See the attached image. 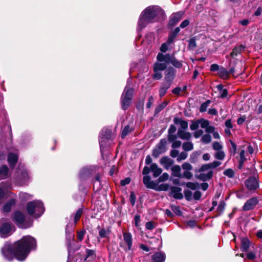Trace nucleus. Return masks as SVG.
<instances>
[{
    "mask_svg": "<svg viewBox=\"0 0 262 262\" xmlns=\"http://www.w3.org/2000/svg\"><path fill=\"white\" fill-rule=\"evenodd\" d=\"M36 242L31 236H24L12 246L6 243L2 249V254L6 259L12 260L15 257L18 260L23 261L31 250L35 249Z\"/></svg>",
    "mask_w": 262,
    "mask_h": 262,
    "instance_id": "f257e3e1",
    "label": "nucleus"
},
{
    "mask_svg": "<svg viewBox=\"0 0 262 262\" xmlns=\"http://www.w3.org/2000/svg\"><path fill=\"white\" fill-rule=\"evenodd\" d=\"M164 12L158 6H149L141 13L138 21V29L142 30L149 23L158 21L164 17Z\"/></svg>",
    "mask_w": 262,
    "mask_h": 262,
    "instance_id": "f03ea898",
    "label": "nucleus"
},
{
    "mask_svg": "<svg viewBox=\"0 0 262 262\" xmlns=\"http://www.w3.org/2000/svg\"><path fill=\"white\" fill-rule=\"evenodd\" d=\"M134 91V89L131 87L130 80L128 79L121 97V107L123 110H127L131 104Z\"/></svg>",
    "mask_w": 262,
    "mask_h": 262,
    "instance_id": "7ed1b4c3",
    "label": "nucleus"
},
{
    "mask_svg": "<svg viewBox=\"0 0 262 262\" xmlns=\"http://www.w3.org/2000/svg\"><path fill=\"white\" fill-rule=\"evenodd\" d=\"M26 209L28 213L35 218L40 216L45 210L43 203L39 200L28 202Z\"/></svg>",
    "mask_w": 262,
    "mask_h": 262,
    "instance_id": "20e7f679",
    "label": "nucleus"
},
{
    "mask_svg": "<svg viewBox=\"0 0 262 262\" xmlns=\"http://www.w3.org/2000/svg\"><path fill=\"white\" fill-rule=\"evenodd\" d=\"M112 137V132L111 129L103 128L102 129L99 136V144L102 154L105 148L110 145Z\"/></svg>",
    "mask_w": 262,
    "mask_h": 262,
    "instance_id": "39448f33",
    "label": "nucleus"
},
{
    "mask_svg": "<svg viewBox=\"0 0 262 262\" xmlns=\"http://www.w3.org/2000/svg\"><path fill=\"white\" fill-rule=\"evenodd\" d=\"M157 59L159 62H163L167 63H171L177 68H181L182 67V63L181 61L178 60L174 54H166L164 55L161 53H159L157 56Z\"/></svg>",
    "mask_w": 262,
    "mask_h": 262,
    "instance_id": "423d86ee",
    "label": "nucleus"
},
{
    "mask_svg": "<svg viewBox=\"0 0 262 262\" xmlns=\"http://www.w3.org/2000/svg\"><path fill=\"white\" fill-rule=\"evenodd\" d=\"M12 224L5 219L0 220V234L1 237H6L11 234Z\"/></svg>",
    "mask_w": 262,
    "mask_h": 262,
    "instance_id": "0eeeda50",
    "label": "nucleus"
},
{
    "mask_svg": "<svg viewBox=\"0 0 262 262\" xmlns=\"http://www.w3.org/2000/svg\"><path fill=\"white\" fill-rule=\"evenodd\" d=\"M13 221L17 226L21 228L26 229L30 227L31 223H27L25 221V215L20 211H16L14 213Z\"/></svg>",
    "mask_w": 262,
    "mask_h": 262,
    "instance_id": "6e6552de",
    "label": "nucleus"
},
{
    "mask_svg": "<svg viewBox=\"0 0 262 262\" xmlns=\"http://www.w3.org/2000/svg\"><path fill=\"white\" fill-rule=\"evenodd\" d=\"M167 141L165 139L161 140L160 143L157 144L155 149L153 150L152 156L155 158H157L160 155L164 152L166 149V146Z\"/></svg>",
    "mask_w": 262,
    "mask_h": 262,
    "instance_id": "1a4fd4ad",
    "label": "nucleus"
},
{
    "mask_svg": "<svg viewBox=\"0 0 262 262\" xmlns=\"http://www.w3.org/2000/svg\"><path fill=\"white\" fill-rule=\"evenodd\" d=\"M245 184L247 189L250 190H255L259 186L257 180L253 177H250L247 179L245 181Z\"/></svg>",
    "mask_w": 262,
    "mask_h": 262,
    "instance_id": "9d476101",
    "label": "nucleus"
},
{
    "mask_svg": "<svg viewBox=\"0 0 262 262\" xmlns=\"http://www.w3.org/2000/svg\"><path fill=\"white\" fill-rule=\"evenodd\" d=\"M258 201L256 198H252L245 203L243 209L245 211H248L253 209L257 204Z\"/></svg>",
    "mask_w": 262,
    "mask_h": 262,
    "instance_id": "9b49d317",
    "label": "nucleus"
},
{
    "mask_svg": "<svg viewBox=\"0 0 262 262\" xmlns=\"http://www.w3.org/2000/svg\"><path fill=\"white\" fill-rule=\"evenodd\" d=\"M166 255L163 252H156L151 256L150 262H164Z\"/></svg>",
    "mask_w": 262,
    "mask_h": 262,
    "instance_id": "f8f14e48",
    "label": "nucleus"
},
{
    "mask_svg": "<svg viewBox=\"0 0 262 262\" xmlns=\"http://www.w3.org/2000/svg\"><path fill=\"white\" fill-rule=\"evenodd\" d=\"M176 75V70L173 68H168L165 71V81L169 82L171 84L174 78Z\"/></svg>",
    "mask_w": 262,
    "mask_h": 262,
    "instance_id": "ddd939ff",
    "label": "nucleus"
},
{
    "mask_svg": "<svg viewBox=\"0 0 262 262\" xmlns=\"http://www.w3.org/2000/svg\"><path fill=\"white\" fill-rule=\"evenodd\" d=\"M181 191L182 189L178 187L172 186L170 188V193L176 199L181 200L183 198Z\"/></svg>",
    "mask_w": 262,
    "mask_h": 262,
    "instance_id": "4468645a",
    "label": "nucleus"
},
{
    "mask_svg": "<svg viewBox=\"0 0 262 262\" xmlns=\"http://www.w3.org/2000/svg\"><path fill=\"white\" fill-rule=\"evenodd\" d=\"M143 181L144 184L147 188L157 190V184L154 181H151V178L149 176H144Z\"/></svg>",
    "mask_w": 262,
    "mask_h": 262,
    "instance_id": "2eb2a0df",
    "label": "nucleus"
},
{
    "mask_svg": "<svg viewBox=\"0 0 262 262\" xmlns=\"http://www.w3.org/2000/svg\"><path fill=\"white\" fill-rule=\"evenodd\" d=\"M123 239L127 246V250H130L132 249L133 245V238L132 234L129 232H124L123 233Z\"/></svg>",
    "mask_w": 262,
    "mask_h": 262,
    "instance_id": "dca6fc26",
    "label": "nucleus"
},
{
    "mask_svg": "<svg viewBox=\"0 0 262 262\" xmlns=\"http://www.w3.org/2000/svg\"><path fill=\"white\" fill-rule=\"evenodd\" d=\"M182 14L180 12L173 14L170 18L168 25L170 27L174 26L181 19Z\"/></svg>",
    "mask_w": 262,
    "mask_h": 262,
    "instance_id": "f3484780",
    "label": "nucleus"
},
{
    "mask_svg": "<svg viewBox=\"0 0 262 262\" xmlns=\"http://www.w3.org/2000/svg\"><path fill=\"white\" fill-rule=\"evenodd\" d=\"M201 172V173L198 175L197 178L203 181H206L210 179L213 175V172L212 170H209L207 173H205L204 172Z\"/></svg>",
    "mask_w": 262,
    "mask_h": 262,
    "instance_id": "a211bd4d",
    "label": "nucleus"
},
{
    "mask_svg": "<svg viewBox=\"0 0 262 262\" xmlns=\"http://www.w3.org/2000/svg\"><path fill=\"white\" fill-rule=\"evenodd\" d=\"M177 136L181 139L187 140H189L191 137V135L190 133L185 132V130H183L181 128L178 129Z\"/></svg>",
    "mask_w": 262,
    "mask_h": 262,
    "instance_id": "6ab92c4d",
    "label": "nucleus"
},
{
    "mask_svg": "<svg viewBox=\"0 0 262 262\" xmlns=\"http://www.w3.org/2000/svg\"><path fill=\"white\" fill-rule=\"evenodd\" d=\"M150 170L153 173V176L155 178H157L159 176L162 172V169L159 168L156 163L151 164L150 165Z\"/></svg>",
    "mask_w": 262,
    "mask_h": 262,
    "instance_id": "aec40b11",
    "label": "nucleus"
},
{
    "mask_svg": "<svg viewBox=\"0 0 262 262\" xmlns=\"http://www.w3.org/2000/svg\"><path fill=\"white\" fill-rule=\"evenodd\" d=\"M171 83L167 82H164L159 90V96L163 97L166 93L167 90L170 88Z\"/></svg>",
    "mask_w": 262,
    "mask_h": 262,
    "instance_id": "412c9836",
    "label": "nucleus"
},
{
    "mask_svg": "<svg viewBox=\"0 0 262 262\" xmlns=\"http://www.w3.org/2000/svg\"><path fill=\"white\" fill-rule=\"evenodd\" d=\"M15 204V200L14 199L10 200L4 205L3 209V212L6 213L10 212L12 207L14 206Z\"/></svg>",
    "mask_w": 262,
    "mask_h": 262,
    "instance_id": "4be33fe9",
    "label": "nucleus"
},
{
    "mask_svg": "<svg viewBox=\"0 0 262 262\" xmlns=\"http://www.w3.org/2000/svg\"><path fill=\"white\" fill-rule=\"evenodd\" d=\"M18 160V156L17 155L13 153H10L8 157V161L10 164V166L12 167H14L16 163Z\"/></svg>",
    "mask_w": 262,
    "mask_h": 262,
    "instance_id": "5701e85b",
    "label": "nucleus"
},
{
    "mask_svg": "<svg viewBox=\"0 0 262 262\" xmlns=\"http://www.w3.org/2000/svg\"><path fill=\"white\" fill-rule=\"evenodd\" d=\"M9 176V169L6 165H2L0 167V180L5 179Z\"/></svg>",
    "mask_w": 262,
    "mask_h": 262,
    "instance_id": "b1692460",
    "label": "nucleus"
},
{
    "mask_svg": "<svg viewBox=\"0 0 262 262\" xmlns=\"http://www.w3.org/2000/svg\"><path fill=\"white\" fill-rule=\"evenodd\" d=\"M217 74L220 78L224 80L228 79L229 77V72L223 67H220Z\"/></svg>",
    "mask_w": 262,
    "mask_h": 262,
    "instance_id": "393cba45",
    "label": "nucleus"
},
{
    "mask_svg": "<svg viewBox=\"0 0 262 262\" xmlns=\"http://www.w3.org/2000/svg\"><path fill=\"white\" fill-rule=\"evenodd\" d=\"M172 175L176 177H181V168L179 165H176L171 167Z\"/></svg>",
    "mask_w": 262,
    "mask_h": 262,
    "instance_id": "a878e982",
    "label": "nucleus"
},
{
    "mask_svg": "<svg viewBox=\"0 0 262 262\" xmlns=\"http://www.w3.org/2000/svg\"><path fill=\"white\" fill-rule=\"evenodd\" d=\"M250 246V241L247 238H243L241 241V250L243 252H246Z\"/></svg>",
    "mask_w": 262,
    "mask_h": 262,
    "instance_id": "bb28decb",
    "label": "nucleus"
},
{
    "mask_svg": "<svg viewBox=\"0 0 262 262\" xmlns=\"http://www.w3.org/2000/svg\"><path fill=\"white\" fill-rule=\"evenodd\" d=\"M160 162L164 166L166 169H168L173 164V161L167 157L162 158L160 160Z\"/></svg>",
    "mask_w": 262,
    "mask_h": 262,
    "instance_id": "cd10ccee",
    "label": "nucleus"
},
{
    "mask_svg": "<svg viewBox=\"0 0 262 262\" xmlns=\"http://www.w3.org/2000/svg\"><path fill=\"white\" fill-rule=\"evenodd\" d=\"M91 174L90 169L88 168L82 169L79 173V178L81 180L86 179Z\"/></svg>",
    "mask_w": 262,
    "mask_h": 262,
    "instance_id": "c85d7f7f",
    "label": "nucleus"
},
{
    "mask_svg": "<svg viewBox=\"0 0 262 262\" xmlns=\"http://www.w3.org/2000/svg\"><path fill=\"white\" fill-rule=\"evenodd\" d=\"M18 179L22 183H25L29 180L28 172L27 170L23 169L21 171L20 174L18 176Z\"/></svg>",
    "mask_w": 262,
    "mask_h": 262,
    "instance_id": "c756f323",
    "label": "nucleus"
},
{
    "mask_svg": "<svg viewBox=\"0 0 262 262\" xmlns=\"http://www.w3.org/2000/svg\"><path fill=\"white\" fill-rule=\"evenodd\" d=\"M219 91L220 97L222 98H226L228 95V91L226 89L223 88L222 84H219L216 86Z\"/></svg>",
    "mask_w": 262,
    "mask_h": 262,
    "instance_id": "7c9ffc66",
    "label": "nucleus"
},
{
    "mask_svg": "<svg viewBox=\"0 0 262 262\" xmlns=\"http://www.w3.org/2000/svg\"><path fill=\"white\" fill-rule=\"evenodd\" d=\"M96 254L93 250L86 249V257L84 258V260L88 259V260H93L95 258Z\"/></svg>",
    "mask_w": 262,
    "mask_h": 262,
    "instance_id": "2f4dec72",
    "label": "nucleus"
},
{
    "mask_svg": "<svg viewBox=\"0 0 262 262\" xmlns=\"http://www.w3.org/2000/svg\"><path fill=\"white\" fill-rule=\"evenodd\" d=\"M167 67V64L164 63L156 62L154 66V71H163Z\"/></svg>",
    "mask_w": 262,
    "mask_h": 262,
    "instance_id": "473e14b6",
    "label": "nucleus"
},
{
    "mask_svg": "<svg viewBox=\"0 0 262 262\" xmlns=\"http://www.w3.org/2000/svg\"><path fill=\"white\" fill-rule=\"evenodd\" d=\"M182 147L186 151H190L193 149V145L192 142H185L183 143Z\"/></svg>",
    "mask_w": 262,
    "mask_h": 262,
    "instance_id": "72a5a7b5",
    "label": "nucleus"
},
{
    "mask_svg": "<svg viewBox=\"0 0 262 262\" xmlns=\"http://www.w3.org/2000/svg\"><path fill=\"white\" fill-rule=\"evenodd\" d=\"M19 197L21 201H26L31 199L32 198V195L26 192H20L19 194Z\"/></svg>",
    "mask_w": 262,
    "mask_h": 262,
    "instance_id": "f704fd0d",
    "label": "nucleus"
},
{
    "mask_svg": "<svg viewBox=\"0 0 262 262\" xmlns=\"http://www.w3.org/2000/svg\"><path fill=\"white\" fill-rule=\"evenodd\" d=\"M244 49L242 46H240L239 47H236L234 48L231 53V55L232 57L236 56L238 54H239L241 51Z\"/></svg>",
    "mask_w": 262,
    "mask_h": 262,
    "instance_id": "c9c22d12",
    "label": "nucleus"
},
{
    "mask_svg": "<svg viewBox=\"0 0 262 262\" xmlns=\"http://www.w3.org/2000/svg\"><path fill=\"white\" fill-rule=\"evenodd\" d=\"M83 213V209L82 208H79L76 211L75 216H74V224L76 225L77 222L80 219L82 214Z\"/></svg>",
    "mask_w": 262,
    "mask_h": 262,
    "instance_id": "e433bc0d",
    "label": "nucleus"
},
{
    "mask_svg": "<svg viewBox=\"0 0 262 262\" xmlns=\"http://www.w3.org/2000/svg\"><path fill=\"white\" fill-rule=\"evenodd\" d=\"M133 130V128L129 126V125H126L123 128L121 137L124 138L128 133H130Z\"/></svg>",
    "mask_w": 262,
    "mask_h": 262,
    "instance_id": "4c0bfd02",
    "label": "nucleus"
},
{
    "mask_svg": "<svg viewBox=\"0 0 262 262\" xmlns=\"http://www.w3.org/2000/svg\"><path fill=\"white\" fill-rule=\"evenodd\" d=\"M186 186L187 187L191 189L192 190H195L197 188L200 187L199 184L197 183H193V182H187L186 183Z\"/></svg>",
    "mask_w": 262,
    "mask_h": 262,
    "instance_id": "58836bf2",
    "label": "nucleus"
},
{
    "mask_svg": "<svg viewBox=\"0 0 262 262\" xmlns=\"http://www.w3.org/2000/svg\"><path fill=\"white\" fill-rule=\"evenodd\" d=\"M225 157V152L222 150L216 151V152L214 155L215 158L220 160H223Z\"/></svg>",
    "mask_w": 262,
    "mask_h": 262,
    "instance_id": "ea45409f",
    "label": "nucleus"
},
{
    "mask_svg": "<svg viewBox=\"0 0 262 262\" xmlns=\"http://www.w3.org/2000/svg\"><path fill=\"white\" fill-rule=\"evenodd\" d=\"M211 137L209 134H205L202 136L201 141L204 143L207 144L211 142Z\"/></svg>",
    "mask_w": 262,
    "mask_h": 262,
    "instance_id": "a19ab883",
    "label": "nucleus"
},
{
    "mask_svg": "<svg viewBox=\"0 0 262 262\" xmlns=\"http://www.w3.org/2000/svg\"><path fill=\"white\" fill-rule=\"evenodd\" d=\"M193 176L192 173L188 170H185L183 173L181 174L180 178H186L188 180H190Z\"/></svg>",
    "mask_w": 262,
    "mask_h": 262,
    "instance_id": "79ce46f5",
    "label": "nucleus"
},
{
    "mask_svg": "<svg viewBox=\"0 0 262 262\" xmlns=\"http://www.w3.org/2000/svg\"><path fill=\"white\" fill-rule=\"evenodd\" d=\"M200 125L202 128L206 129L209 125V122L208 120L204 119H199Z\"/></svg>",
    "mask_w": 262,
    "mask_h": 262,
    "instance_id": "37998d69",
    "label": "nucleus"
},
{
    "mask_svg": "<svg viewBox=\"0 0 262 262\" xmlns=\"http://www.w3.org/2000/svg\"><path fill=\"white\" fill-rule=\"evenodd\" d=\"M188 156V154L185 151L181 152L180 154H179V156L177 159L178 162L181 161L182 160H185Z\"/></svg>",
    "mask_w": 262,
    "mask_h": 262,
    "instance_id": "c03bdc74",
    "label": "nucleus"
},
{
    "mask_svg": "<svg viewBox=\"0 0 262 262\" xmlns=\"http://www.w3.org/2000/svg\"><path fill=\"white\" fill-rule=\"evenodd\" d=\"M223 173L224 175H225L230 178H232L234 176V172L231 168L226 169V170H225L224 171Z\"/></svg>",
    "mask_w": 262,
    "mask_h": 262,
    "instance_id": "a18cd8bd",
    "label": "nucleus"
},
{
    "mask_svg": "<svg viewBox=\"0 0 262 262\" xmlns=\"http://www.w3.org/2000/svg\"><path fill=\"white\" fill-rule=\"evenodd\" d=\"M167 104L166 102H163L159 105L155 109V114H158L163 110L167 105Z\"/></svg>",
    "mask_w": 262,
    "mask_h": 262,
    "instance_id": "49530a36",
    "label": "nucleus"
},
{
    "mask_svg": "<svg viewBox=\"0 0 262 262\" xmlns=\"http://www.w3.org/2000/svg\"><path fill=\"white\" fill-rule=\"evenodd\" d=\"M210 103V100H207L205 102L202 103L200 107V111L201 112H204L207 110V107Z\"/></svg>",
    "mask_w": 262,
    "mask_h": 262,
    "instance_id": "de8ad7c7",
    "label": "nucleus"
},
{
    "mask_svg": "<svg viewBox=\"0 0 262 262\" xmlns=\"http://www.w3.org/2000/svg\"><path fill=\"white\" fill-rule=\"evenodd\" d=\"M200 125L199 119L195 121H192L191 124L190 125V128L192 130H196Z\"/></svg>",
    "mask_w": 262,
    "mask_h": 262,
    "instance_id": "09e8293b",
    "label": "nucleus"
},
{
    "mask_svg": "<svg viewBox=\"0 0 262 262\" xmlns=\"http://www.w3.org/2000/svg\"><path fill=\"white\" fill-rule=\"evenodd\" d=\"M212 147L216 151L221 150L223 146L219 142H214L212 144Z\"/></svg>",
    "mask_w": 262,
    "mask_h": 262,
    "instance_id": "8fccbe9b",
    "label": "nucleus"
},
{
    "mask_svg": "<svg viewBox=\"0 0 262 262\" xmlns=\"http://www.w3.org/2000/svg\"><path fill=\"white\" fill-rule=\"evenodd\" d=\"M182 168L184 171H185V170L190 171L192 169V165L188 162L184 163L182 165Z\"/></svg>",
    "mask_w": 262,
    "mask_h": 262,
    "instance_id": "3c124183",
    "label": "nucleus"
},
{
    "mask_svg": "<svg viewBox=\"0 0 262 262\" xmlns=\"http://www.w3.org/2000/svg\"><path fill=\"white\" fill-rule=\"evenodd\" d=\"M169 188V185L167 184H162L160 186L157 185V190L160 191H166Z\"/></svg>",
    "mask_w": 262,
    "mask_h": 262,
    "instance_id": "603ef678",
    "label": "nucleus"
},
{
    "mask_svg": "<svg viewBox=\"0 0 262 262\" xmlns=\"http://www.w3.org/2000/svg\"><path fill=\"white\" fill-rule=\"evenodd\" d=\"M184 195L187 201H190L192 199V193L190 190H186L184 191Z\"/></svg>",
    "mask_w": 262,
    "mask_h": 262,
    "instance_id": "864d4df0",
    "label": "nucleus"
},
{
    "mask_svg": "<svg viewBox=\"0 0 262 262\" xmlns=\"http://www.w3.org/2000/svg\"><path fill=\"white\" fill-rule=\"evenodd\" d=\"M221 164V162L217 161H214L213 162L210 163L208 164L209 167L211 169H214L218 166H219Z\"/></svg>",
    "mask_w": 262,
    "mask_h": 262,
    "instance_id": "5fc2aeb1",
    "label": "nucleus"
},
{
    "mask_svg": "<svg viewBox=\"0 0 262 262\" xmlns=\"http://www.w3.org/2000/svg\"><path fill=\"white\" fill-rule=\"evenodd\" d=\"M145 228L147 230H152L156 228V224L154 222H148L145 224Z\"/></svg>",
    "mask_w": 262,
    "mask_h": 262,
    "instance_id": "6e6d98bb",
    "label": "nucleus"
},
{
    "mask_svg": "<svg viewBox=\"0 0 262 262\" xmlns=\"http://www.w3.org/2000/svg\"><path fill=\"white\" fill-rule=\"evenodd\" d=\"M225 206L226 203L224 201H221L217 208V211L220 213H222L224 211Z\"/></svg>",
    "mask_w": 262,
    "mask_h": 262,
    "instance_id": "4d7b16f0",
    "label": "nucleus"
},
{
    "mask_svg": "<svg viewBox=\"0 0 262 262\" xmlns=\"http://www.w3.org/2000/svg\"><path fill=\"white\" fill-rule=\"evenodd\" d=\"M170 45L169 43H167V42L163 43L160 48V51L162 52L165 53L168 50V47Z\"/></svg>",
    "mask_w": 262,
    "mask_h": 262,
    "instance_id": "13d9d810",
    "label": "nucleus"
},
{
    "mask_svg": "<svg viewBox=\"0 0 262 262\" xmlns=\"http://www.w3.org/2000/svg\"><path fill=\"white\" fill-rule=\"evenodd\" d=\"M169 178V175L167 173H164L162 176H161L158 180L159 182H164L167 180Z\"/></svg>",
    "mask_w": 262,
    "mask_h": 262,
    "instance_id": "bf43d9fd",
    "label": "nucleus"
},
{
    "mask_svg": "<svg viewBox=\"0 0 262 262\" xmlns=\"http://www.w3.org/2000/svg\"><path fill=\"white\" fill-rule=\"evenodd\" d=\"M209 170H211L208 164H206L203 165L200 168L199 171V172H205V171H208Z\"/></svg>",
    "mask_w": 262,
    "mask_h": 262,
    "instance_id": "052dcab7",
    "label": "nucleus"
},
{
    "mask_svg": "<svg viewBox=\"0 0 262 262\" xmlns=\"http://www.w3.org/2000/svg\"><path fill=\"white\" fill-rule=\"evenodd\" d=\"M136 196L135 193L132 192L129 195V200L132 206H134L136 203Z\"/></svg>",
    "mask_w": 262,
    "mask_h": 262,
    "instance_id": "680f3d73",
    "label": "nucleus"
},
{
    "mask_svg": "<svg viewBox=\"0 0 262 262\" xmlns=\"http://www.w3.org/2000/svg\"><path fill=\"white\" fill-rule=\"evenodd\" d=\"M240 160L241 163H244L246 161V158L245 157V151L243 149L241 151L239 154Z\"/></svg>",
    "mask_w": 262,
    "mask_h": 262,
    "instance_id": "e2e57ef3",
    "label": "nucleus"
},
{
    "mask_svg": "<svg viewBox=\"0 0 262 262\" xmlns=\"http://www.w3.org/2000/svg\"><path fill=\"white\" fill-rule=\"evenodd\" d=\"M162 77V74L158 71H154V74L153 75V78L156 80L160 79Z\"/></svg>",
    "mask_w": 262,
    "mask_h": 262,
    "instance_id": "0e129e2a",
    "label": "nucleus"
},
{
    "mask_svg": "<svg viewBox=\"0 0 262 262\" xmlns=\"http://www.w3.org/2000/svg\"><path fill=\"white\" fill-rule=\"evenodd\" d=\"M196 47V42L194 39L191 38L189 41V48L193 49Z\"/></svg>",
    "mask_w": 262,
    "mask_h": 262,
    "instance_id": "69168bd1",
    "label": "nucleus"
},
{
    "mask_svg": "<svg viewBox=\"0 0 262 262\" xmlns=\"http://www.w3.org/2000/svg\"><path fill=\"white\" fill-rule=\"evenodd\" d=\"M176 37V36H175V35H173L170 33L168 36L167 40L166 41L167 43H169L170 45H171L173 42Z\"/></svg>",
    "mask_w": 262,
    "mask_h": 262,
    "instance_id": "338daca9",
    "label": "nucleus"
},
{
    "mask_svg": "<svg viewBox=\"0 0 262 262\" xmlns=\"http://www.w3.org/2000/svg\"><path fill=\"white\" fill-rule=\"evenodd\" d=\"M203 133L204 132L203 130L199 129L194 133L193 135L195 138H199L200 137L203 135Z\"/></svg>",
    "mask_w": 262,
    "mask_h": 262,
    "instance_id": "774afa93",
    "label": "nucleus"
}]
</instances>
